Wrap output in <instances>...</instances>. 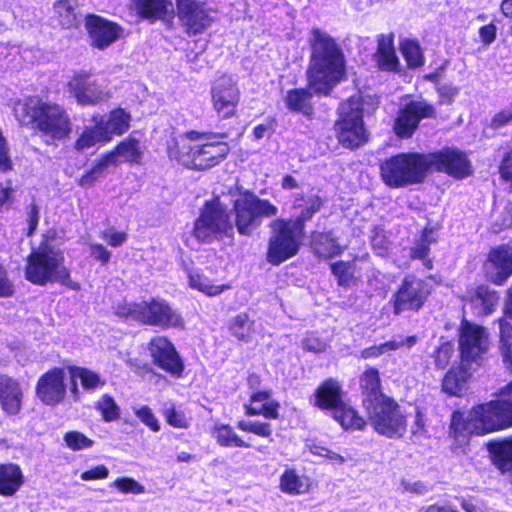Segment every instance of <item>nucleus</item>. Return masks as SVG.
<instances>
[{"instance_id":"obj_57","label":"nucleus","mask_w":512,"mask_h":512,"mask_svg":"<svg viewBox=\"0 0 512 512\" xmlns=\"http://www.w3.org/2000/svg\"><path fill=\"white\" fill-rule=\"evenodd\" d=\"M163 414L167 423L175 428H187L189 426L186 416L182 412L176 411L173 405L165 408Z\"/></svg>"},{"instance_id":"obj_16","label":"nucleus","mask_w":512,"mask_h":512,"mask_svg":"<svg viewBox=\"0 0 512 512\" xmlns=\"http://www.w3.org/2000/svg\"><path fill=\"white\" fill-rule=\"evenodd\" d=\"M68 91L79 105L93 106L108 101L111 97L109 91L92 80L87 74H77L68 82Z\"/></svg>"},{"instance_id":"obj_31","label":"nucleus","mask_w":512,"mask_h":512,"mask_svg":"<svg viewBox=\"0 0 512 512\" xmlns=\"http://www.w3.org/2000/svg\"><path fill=\"white\" fill-rule=\"evenodd\" d=\"M23 482L24 475L18 464H0V495H14L20 489Z\"/></svg>"},{"instance_id":"obj_32","label":"nucleus","mask_w":512,"mask_h":512,"mask_svg":"<svg viewBox=\"0 0 512 512\" xmlns=\"http://www.w3.org/2000/svg\"><path fill=\"white\" fill-rule=\"evenodd\" d=\"M322 204L323 201L317 194H309L307 196L298 194L293 203V209L296 213L295 220L292 221L298 223L303 228V224L320 210Z\"/></svg>"},{"instance_id":"obj_9","label":"nucleus","mask_w":512,"mask_h":512,"mask_svg":"<svg viewBox=\"0 0 512 512\" xmlns=\"http://www.w3.org/2000/svg\"><path fill=\"white\" fill-rule=\"evenodd\" d=\"M267 260L279 265L297 254L303 239V228L292 220L276 219L271 223Z\"/></svg>"},{"instance_id":"obj_48","label":"nucleus","mask_w":512,"mask_h":512,"mask_svg":"<svg viewBox=\"0 0 512 512\" xmlns=\"http://www.w3.org/2000/svg\"><path fill=\"white\" fill-rule=\"evenodd\" d=\"M95 409L100 412L103 421L113 422L120 418V407L109 394H103L96 402Z\"/></svg>"},{"instance_id":"obj_36","label":"nucleus","mask_w":512,"mask_h":512,"mask_svg":"<svg viewBox=\"0 0 512 512\" xmlns=\"http://www.w3.org/2000/svg\"><path fill=\"white\" fill-rule=\"evenodd\" d=\"M189 285L191 288L196 289L207 296H217L229 289L230 286L218 283L212 280L203 271H190L189 272Z\"/></svg>"},{"instance_id":"obj_34","label":"nucleus","mask_w":512,"mask_h":512,"mask_svg":"<svg viewBox=\"0 0 512 512\" xmlns=\"http://www.w3.org/2000/svg\"><path fill=\"white\" fill-rule=\"evenodd\" d=\"M131 116L122 108L112 110L105 118L98 117L102 129L108 134L109 141L113 135L120 136L130 127Z\"/></svg>"},{"instance_id":"obj_14","label":"nucleus","mask_w":512,"mask_h":512,"mask_svg":"<svg viewBox=\"0 0 512 512\" xmlns=\"http://www.w3.org/2000/svg\"><path fill=\"white\" fill-rule=\"evenodd\" d=\"M459 346L463 363L477 362L489 346L485 329L464 321L460 329Z\"/></svg>"},{"instance_id":"obj_28","label":"nucleus","mask_w":512,"mask_h":512,"mask_svg":"<svg viewBox=\"0 0 512 512\" xmlns=\"http://www.w3.org/2000/svg\"><path fill=\"white\" fill-rule=\"evenodd\" d=\"M487 448L493 464L501 473L512 471V436L493 440Z\"/></svg>"},{"instance_id":"obj_20","label":"nucleus","mask_w":512,"mask_h":512,"mask_svg":"<svg viewBox=\"0 0 512 512\" xmlns=\"http://www.w3.org/2000/svg\"><path fill=\"white\" fill-rule=\"evenodd\" d=\"M149 352L154 364L166 372L179 376L183 371V363L174 345L165 337L156 336L149 342Z\"/></svg>"},{"instance_id":"obj_24","label":"nucleus","mask_w":512,"mask_h":512,"mask_svg":"<svg viewBox=\"0 0 512 512\" xmlns=\"http://www.w3.org/2000/svg\"><path fill=\"white\" fill-rule=\"evenodd\" d=\"M23 391L18 381L0 375V405L8 415H16L22 408Z\"/></svg>"},{"instance_id":"obj_43","label":"nucleus","mask_w":512,"mask_h":512,"mask_svg":"<svg viewBox=\"0 0 512 512\" xmlns=\"http://www.w3.org/2000/svg\"><path fill=\"white\" fill-rule=\"evenodd\" d=\"M213 437L217 443L224 447H249L250 445L245 442L230 425L217 424L214 426Z\"/></svg>"},{"instance_id":"obj_38","label":"nucleus","mask_w":512,"mask_h":512,"mask_svg":"<svg viewBox=\"0 0 512 512\" xmlns=\"http://www.w3.org/2000/svg\"><path fill=\"white\" fill-rule=\"evenodd\" d=\"M360 385L366 394L363 400L364 405L374 403L378 396H385L380 391L381 380L379 371L376 368L370 367L363 372L360 378Z\"/></svg>"},{"instance_id":"obj_29","label":"nucleus","mask_w":512,"mask_h":512,"mask_svg":"<svg viewBox=\"0 0 512 512\" xmlns=\"http://www.w3.org/2000/svg\"><path fill=\"white\" fill-rule=\"evenodd\" d=\"M470 363H463L458 367L451 368L443 378L442 389L451 396H460L467 386V382L471 376L468 371Z\"/></svg>"},{"instance_id":"obj_59","label":"nucleus","mask_w":512,"mask_h":512,"mask_svg":"<svg viewBox=\"0 0 512 512\" xmlns=\"http://www.w3.org/2000/svg\"><path fill=\"white\" fill-rule=\"evenodd\" d=\"M101 238L110 246L119 247L127 240V234L125 232L117 231L114 228H109L101 233Z\"/></svg>"},{"instance_id":"obj_17","label":"nucleus","mask_w":512,"mask_h":512,"mask_svg":"<svg viewBox=\"0 0 512 512\" xmlns=\"http://www.w3.org/2000/svg\"><path fill=\"white\" fill-rule=\"evenodd\" d=\"M428 169L446 172L455 178H465L471 173L470 163L464 153L446 148L428 154Z\"/></svg>"},{"instance_id":"obj_11","label":"nucleus","mask_w":512,"mask_h":512,"mask_svg":"<svg viewBox=\"0 0 512 512\" xmlns=\"http://www.w3.org/2000/svg\"><path fill=\"white\" fill-rule=\"evenodd\" d=\"M374 430L388 438L402 437L406 431V416L398 403L388 396H378L374 403L365 404Z\"/></svg>"},{"instance_id":"obj_35","label":"nucleus","mask_w":512,"mask_h":512,"mask_svg":"<svg viewBox=\"0 0 512 512\" xmlns=\"http://www.w3.org/2000/svg\"><path fill=\"white\" fill-rule=\"evenodd\" d=\"M108 155L113 156V161L109 162V165H117L120 161L140 163L142 159L140 142L135 138L128 137Z\"/></svg>"},{"instance_id":"obj_55","label":"nucleus","mask_w":512,"mask_h":512,"mask_svg":"<svg viewBox=\"0 0 512 512\" xmlns=\"http://www.w3.org/2000/svg\"><path fill=\"white\" fill-rule=\"evenodd\" d=\"M111 487H114L125 494H142L145 492V488L142 484L129 477L117 478L111 483Z\"/></svg>"},{"instance_id":"obj_37","label":"nucleus","mask_w":512,"mask_h":512,"mask_svg":"<svg viewBox=\"0 0 512 512\" xmlns=\"http://www.w3.org/2000/svg\"><path fill=\"white\" fill-rule=\"evenodd\" d=\"M417 341L418 339L416 336L394 338L380 345H374L364 349L361 352V356L364 359L379 357L382 354L398 350L402 347L411 348L417 343Z\"/></svg>"},{"instance_id":"obj_27","label":"nucleus","mask_w":512,"mask_h":512,"mask_svg":"<svg viewBox=\"0 0 512 512\" xmlns=\"http://www.w3.org/2000/svg\"><path fill=\"white\" fill-rule=\"evenodd\" d=\"M70 375L73 384L71 391L75 401L79 400L77 382H80L82 388L88 392L101 389L106 384L105 379L102 378L101 375L85 367H72L70 369Z\"/></svg>"},{"instance_id":"obj_63","label":"nucleus","mask_w":512,"mask_h":512,"mask_svg":"<svg viewBox=\"0 0 512 512\" xmlns=\"http://www.w3.org/2000/svg\"><path fill=\"white\" fill-rule=\"evenodd\" d=\"M311 452L315 455L326 457L332 461H334L337 464H343L345 462V457L326 448L319 445H313L311 447Z\"/></svg>"},{"instance_id":"obj_8","label":"nucleus","mask_w":512,"mask_h":512,"mask_svg":"<svg viewBox=\"0 0 512 512\" xmlns=\"http://www.w3.org/2000/svg\"><path fill=\"white\" fill-rule=\"evenodd\" d=\"M233 233V222L219 199L206 202L194 223V236L199 241L211 243L223 237H231Z\"/></svg>"},{"instance_id":"obj_3","label":"nucleus","mask_w":512,"mask_h":512,"mask_svg":"<svg viewBox=\"0 0 512 512\" xmlns=\"http://www.w3.org/2000/svg\"><path fill=\"white\" fill-rule=\"evenodd\" d=\"M13 111L21 124L34 123L47 143L65 139L72 131L70 116L56 103L29 99L17 102Z\"/></svg>"},{"instance_id":"obj_6","label":"nucleus","mask_w":512,"mask_h":512,"mask_svg":"<svg viewBox=\"0 0 512 512\" xmlns=\"http://www.w3.org/2000/svg\"><path fill=\"white\" fill-rule=\"evenodd\" d=\"M114 312L120 317L149 326L169 328L183 325L180 314L169 303L159 298L140 303H118L114 306Z\"/></svg>"},{"instance_id":"obj_41","label":"nucleus","mask_w":512,"mask_h":512,"mask_svg":"<svg viewBox=\"0 0 512 512\" xmlns=\"http://www.w3.org/2000/svg\"><path fill=\"white\" fill-rule=\"evenodd\" d=\"M231 333L241 341H252L256 331V323L245 313L238 314L230 324Z\"/></svg>"},{"instance_id":"obj_49","label":"nucleus","mask_w":512,"mask_h":512,"mask_svg":"<svg viewBox=\"0 0 512 512\" xmlns=\"http://www.w3.org/2000/svg\"><path fill=\"white\" fill-rule=\"evenodd\" d=\"M76 0H59L55 3L54 8L59 16V22L64 28H69L75 23Z\"/></svg>"},{"instance_id":"obj_15","label":"nucleus","mask_w":512,"mask_h":512,"mask_svg":"<svg viewBox=\"0 0 512 512\" xmlns=\"http://www.w3.org/2000/svg\"><path fill=\"white\" fill-rule=\"evenodd\" d=\"M176 12L189 35L202 33L213 21L205 4L199 0H176Z\"/></svg>"},{"instance_id":"obj_46","label":"nucleus","mask_w":512,"mask_h":512,"mask_svg":"<svg viewBox=\"0 0 512 512\" xmlns=\"http://www.w3.org/2000/svg\"><path fill=\"white\" fill-rule=\"evenodd\" d=\"M498 301L499 297L497 294L485 286L478 287L472 298V304L479 309L478 313L484 315L490 314L498 304Z\"/></svg>"},{"instance_id":"obj_51","label":"nucleus","mask_w":512,"mask_h":512,"mask_svg":"<svg viewBox=\"0 0 512 512\" xmlns=\"http://www.w3.org/2000/svg\"><path fill=\"white\" fill-rule=\"evenodd\" d=\"M111 161H113L112 155H105L102 157L90 171H88L79 179V185L83 187H89L93 185V183L103 175L104 169L109 166V162Z\"/></svg>"},{"instance_id":"obj_23","label":"nucleus","mask_w":512,"mask_h":512,"mask_svg":"<svg viewBox=\"0 0 512 512\" xmlns=\"http://www.w3.org/2000/svg\"><path fill=\"white\" fill-rule=\"evenodd\" d=\"M486 270L491 280L502 284L512 275V247L500 246L492 250L486 263Z\"/></svg>"},{"instance_id":"obj_39","label":"nucleus","mask_w":512,"mask_h":512,"mask_svg":"<svg viewBox=\"0 0 512 512\" xmlns=\"http://www.w3.org/2000/svg\"><path fill=\"white\" fill-rule=\"evenodd\" d=\"M93 121L95 125L93 127H86L75 142V148L78 151H84L101 142H109L108 134H106L98 122V116H94Z\"/></svg>"},{"instance_id":"obj_1","label":"nucleus","mask_w":512,"mask_h":512,"mask_svg":"<svg viewBox=\"0 0 512 512\" xmlns=\"http://www.w3.org/2000/svg\"><path fill=\"white\" fill-rule=\"evenodd\" d=\"M512 425V382L503 391V398L478 405L468 413L452 414L449 437L454 440L453 450H463L471 434H487Z\"/></svg>"},{"instance_id":"obj_33","label":"nucleus","mask_w":512,"mask_h":512,"mask_svg":"<svg viewBox=\"0 0 512 512\" xmlns=\"http://www.w3.org/2000/svg\"><path fill=\"white\" fill-rule=\"evenodd\" d=\"M376 60L379 67L387 71H395L399 67V59L394 48L393 34L381 35L378 38Z\"/></svg>"},{"instance_id":"obj_53","label":"nucleus","mask_w":512,"mask_h":512,"mask_svg":"<svg viewBox=\"0 0 512 512\" xmlns=\"http://www.w3.org/2000/svg\"><path fill=\"white\" fill-rule=\"evenodd\" d=\"M136 417L153 432L160 430V424L152 409L147 405H139L132 408Z\"/></svg>"},{"instance_id":"obj_47","label":"nucleus","mask_w":512,"mask_h":512,"mask_svg":"<svg viewBox=\"0 0 512 512\" xmlns=\"http://www.w3.org/2000/svg\"><path fill=\"white\" fill-rule=\"evenodd\" d=\"M315 252L325 258L338 255L341 252L340 245L332 237L331 233H319L313 237Z\"/></svg>"},{"instance_id":"obj_26","label":"nucleus","mask_w":512,"mask_h":512,"mask_svg":"<svg viewBox=\"0 0 512 512\" xmlns=\"http://www.w3.org/2000/svg\"><path fill=\"white\" fill-rule=\"evenodd\" d=\"M344 403L342 387L335 379L325 380L315 392V405L321 409H332L334 412Z\"/></svg>"},{"instance_id":"obj_18","label":"nucleus","mask_w":512,"mask_h":512,"mask_svg":"<svg viewBox=\"0 0 512 512\" xmlns=\"http://www.w3.org/2000/svg\"><path fill=\"white\" fill-rule=\"evenodd\" d=\"M239 96V90L230 77L219 78L211 89L213 108L223 119H228L235 114Z\"/></svg>"},{"instance_id":"obj_45","label":"nucleus","mask_w":512,"mask_h":512,"mask_svg":"<svg viewBox=\"0 0 512 512\" xmlns=\"http://www.w3.org/2000/svg\"><path fill=\"white\" fill-rule=\"evenodd\" d=\"M307 481L294 470H285L280 477V489L287 494H302L308 491Z\"/></svg>"},{"instance_id":"obj_60","label":"nucleus","mask_w":512,"mask_h":512,"mask_svg":"<svg viewBox=\"0 0 512 512\" xmlns=\"http://www.w3.org/2000/svg\"><path fill=\"white\" fill-rule=\"evenodd\" d=\"M500 324V342L501 351L512 349V325L501 319Z\"/></svg>"},{"instance_id":"obj_30","label":"nucleus","mask_w":512,"mask_h":512,"mask_svg":"<svg viewBox=\"0 0 512 512\" xmlns=\"http://www.w3.org/2000/svg\"><path fill=\"white\" fill-rule=\"evenodd\" d=\"M279 404L270 398L269 391H258L251 395L250 403L245 405L247 415H263L266 418H278Z\"/></svg>"},{"instance_id":"obj_61","label":"nucleus","mask_w":512,"mask_h":512,"mask_svg":"<svg viewBox=\"0 0 512 512\" xmlns=\"http://www.w3.org/2000/svg\"><path fill=\"white\" fill-rule=\"evenodd\" d=\"M512 124V104L497 113L491 120V127L494 129L502 128Z\"/></svg>"},{"instance_id":"obj_50","label":"nucleus","mask_w":512,"mask_h":512,"mask_svg":"<svg viewBox=\"0 0 512 512\" xmlns=\"http://www.w3.org/2000/svg\"><path fill=\"white\" fill-rule=\"evenodd\" d=\"M401 52L410 68H417L423 65L424 57L420 46L416 42L411 40L403 41Z\"/></svg>"},{"instance_id":"obj_44","label":"nucleus","mask_w":512,"mask_h":512,"mask_svg":"<svg viewBox=\"0 0 512 512\" xmlns=\"http://www.w3.org/2000/svg\"><path fill=\"white\" fill-rule=\"evenodd\" d=\"M333 417L344 429L360 430L365 426V420L345 403L333 412Z\"/></svg>"},{"instance_id":"obj_52","label":"nucleus","mask_w":512,"mask_h":512,"mask_svg":"<svg viewBox=\"0 0 512 512\" xmlns=\"http://www.w3.org/2000/svg\"><path fill=\"white\" fill-rule=\"evenodd\" d=\"M331 269L340 285L349 286L352 283L355 270L354 263L343 261L336 262L331 265Z\"/></svg>"},{"instance_id":"obj_2","label":"nucleus","mask_w":512,"mask_h":512,"mask_svg":"<svg viewBox=\"0 0 512 512\" xmlns=\"http://www.w3.org/2000/svg\"><path fill=\"white\" fill-rule=\"evenodd\" d=\"M311 35L309 88L317 94L326 95L344 75V56L334 39L326 32L314 28Z\"/></svg>"},{"instance_id":"obj_40","label":"nucleus","mask_w":512,"mask_h":512,"mask_svg":"<svg viewBox=\"0 0 512 512\" xmlns=\"http://www.w3.org/2000/svg\"><path fill=\"white\" fill-rule=\"evenodd\" d=\"M435 242L433 237V230L431 228H425L420 238L416 241L415 245L411 248V257L413 259L422 260L423 265L427 269H432L433 263L429 258V246Z\"/></svg>"},{"instance_id":"obj_4","label":"nucleus","mask_w":512,"mask_h":512,"mask_svg":"<svg viewBox=\"0 0 512 512\" xmlns=\"http://www.w3.org/2000/svg\"><path fill=\"white\" fill-rule=\"evenodd\" d=\"M25 278L36 285L57 282L72 290L80 289V284L70 279L69 270L64 265L63 253L48 243L40 244L28 256Z\"/></svg>"},{"instance_id":"obj_7","label":"nucleus","mask_w":512,"mask_h":512,"mask_svg":"<svg viewBox=\"0 0 512 512\" xmlns=\"http://www.w3.org/2000/svg\"><path fill=\"white\" fill-rule=\"evenodd\" d=\"M428 154L403 153L392 156L381 164V177L392 188L421 182L428 170Z\"/></svg>"},{"instance_id":"obj_10","label":"nucleus","mask_w":512,"mask_h":512,"mask_svg":"<svg viewBox=\"0 0 512 512\" xmlns=\"http://www.w3.org/2000/svg\"><path fill=\"white\" fill-rule=\"evenodd\" d=\"M335 133L339 143L349 149L358 148L367 142L362 104L358 98H350L340 105Z\"/></svg>"},{"instance_id":"obj_21","label":"nucleus","mask_w":512,"mask_h":512,"mask_svg":"<svg viewBox=\"0 0 512 512\" xmlns=\"http://www.w3.org/2000/svg\"><path fill=\"white\" fill-rule=\"evenodd\" d=\"M91 45L104 50L118 40L123 29L116 23L97 15H89L85 23Z\"/></svg>"},{"instance_id":"obj_54","label":"nucleus","mask_w":512,"mask_h":512,"mask_svg":"<svg viewBox=\"0 0 512 512\" xmlns=\"http://www.w3.org/2000/svg\"><path fill=\"white\" fill-rule=\"evenodd\" d=\"M64 441L68 448L73 451L90 448L93 440L78 431H70L64 435Z\"/></svg>"},{"instance_id":"obj_25","label":"nucleus","mask_w":512,"mask_h":512,"mask_svg":"<svg viewBox=\"0 0 512 512\" xmlns=\"http://www.w3.org/2000/svg\"><path fill=\"white\" fill-rule=\"evenodd\" d=\"M131 8L149 20H166L174 15V5L169 0H132Z\"/></svg>"},{"instance_id":"obj_64","label":"nucleus","mask_w":512,"mask_h":512,"mask_svg":"<svg viewBox=\"0 0 512 512\" xmlns=\"http://www.w3.org/2000/svg\"><path fill=\"white\" fill-rule=\"evenodd\" d=\"M90 254L93 258L100 261L101 264L105 265L110 261L111 252L106 249L102 244L91 243Z\"/></svg>"},{"instance_id":"obj_13","label":"nucleus","mask_w":512,"mask_h":512,"mask_svg":"<svg viewBox=\"0 0 512 512\" xmlns=\"http://www.w3.org/2000/svg\"><path fill=\"white\" fill-rule=\"evenodd\" d=\"M430 294L427 282L414 276H406L393 296V312L419 311Z\"/></svg>"},{"instance_id":"obj_58","label":"nucleus","mask_w":512,"mask_h":512,"mask_svg":"<svg viewBox=\"0 0 512 512\" xmlns=\"http://www.w3.org/2000/svg\"><path fill=\"white\" fill-rule=\"evenodd\" d=\"M454 354L453 345L449 342L443 343L437 350L435 356V364L438 368L444 369L450 363V360Z\"/></svg>"},{"instance_id":"obj_19","label":"nucleus","mask_w":512,"mask_h":512,"mask_svg":"<svg viewBox=\"0 0 512 512\" xmlns=\"http://www.w3.org/2000/svg\"><path fill=\"white\" fill-rule=\"evenodd\" d=\"M435 110L432 105L423 100L411 101L400 110L395 122V132L402 138L410 137L421 119L433 117Z\"/></svg>"},{"instance_id":"obj_56","label":"nucleus","mask_w":512,"mask_h":512,"mask_svg":"<svg viewBox=\"0 0 512 512\" xmlns=\"http://www.w3.org/2000/svg\"><path fill=\"white\" fill-rule=\"evenodd\" d=\"M237 427L242 431L250 432L261 437H269L272 433L271 425L269 423H262L259 421L241 420L237 423Z\"/></svg>"},{"instance_id":"obj_62","label":"nucleus","mask_w":512,"mask_h":512,"mask_svg":"<svg viewBox=\"0 0 512 512\" xmlns=\"http://www.w3.org/2000/svg\"><path fill=\"white\" fill-rule=\"evenodd\" d=\"M109 475V470L105 465L95 466L81 474V479L84 481L105 479Z\"/></svg>"},{"instance_id":"obj_5","label":"nucleus","mask_w":512,"mask_h":512,"mask_svg":"<svg viewBox=\"0 0 512 512\" xmlns=\"http://www.w3.org/2000/svg\"><path fill=\"white\" fill-rule=\"evenodd\" d=\"M196 132L188 134L189 141L178 148H169V156L190 169L205 170L219 164L228 154L229 146L225 142L197 139Z\"/></svg>"},{"instance_id":"obj_22","label":"nucleus","mask_w":512,"mask_h":512,"mask_svg":"<svg viewBox=\"0 0 512 512\" xmlns=\"http://www.w3.org/2000/svg\"><path fill=\"white\" fill-rule=\"evenodd\" d=\"M65 373L54 368L43 374L37 381L36 395L45 405H57L66 395Z\"/></svg>"},{"instance_id":"obj_42","label":"nucleus","mask_w":512,"mask_h":512,"mask_svg":"<svg viewBox=\"0 0 512 512\" xmlns=\"http://www.w3.org/2000/svg\"><path fill=\"white\" fill-rule=\"evenodd\" d=\"M310 99L311 93L308 90L294 89L288 91L285 101L291 111L310 115L312 112Z\"/></svg>"},{"instance_id":"obj_12","label":"nucleus","mask_w":512,"mask_h":512,"mask_svg":"<svg viewBox=\"0 0 512 512\" xmlns=\"http://www.w3.org/2000/svg\"><path fill=\"white\" fill-rule=\"evenodd\" d=\"M235 225L240 234L249 235L261 224L263 217L275 216L278 208L268 200L253 194L243 195L235 200Z\"/></svg>"}]
</instances>
